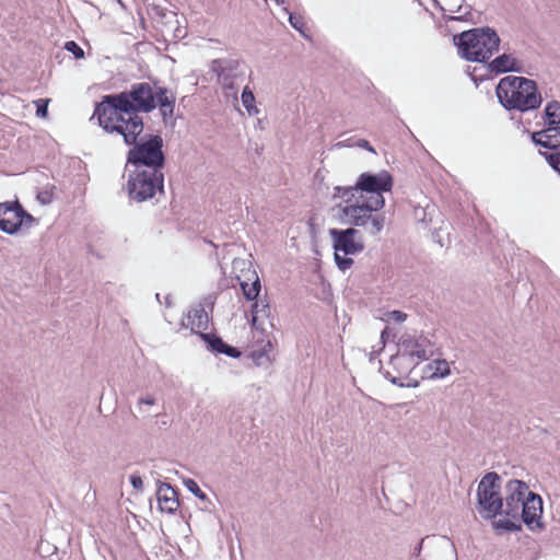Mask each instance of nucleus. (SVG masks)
Segmentation results:
<instances>
[{
  "label": "nucleus",
  "mask_w": 560,
  "mask_h": 560,
  "mask_svg": "<svg viewBox=\"0 0 560 560\" xmlns=\"http://www.w3.org/2000/svg\"><path fill=\"white\" fill-rule=\"evenodd\" d=\"M201 337L208 342V345L213 351L224 353L231 358H237L241 354V352L237 349L224 343L222 339L215 336L201 334Z\"/></svg>",
  "instance_id": "nucleus-19"
},
{
  "label": "nucleus",
  "mask_w": 560,
  "mask_h": 560,
  "mask_svg": "<svg viewBox=\"0 0 560 560\" xmlns=\"http://www.w3.org/2000/svg\"><path fill=\"white\" fill-rule=\"evenodd\" d=\"M410 358L404 355L401 351H397L395 355L390 358L389 365L399 374L407 375L409 374L416 366L419 364L413 360H409Z\"/></svg>",
  "instance_id": "nucleus-18"
},
{
  "label": "nucleus",
  "mask_w": 560,
  "mask_h": 560,
  "mask_svg": "<svg viewBox=\"0 0 560 560\" xmlns=\"http://www.w3.org/2000/svg\"><path fill=\"white\" fill-rule=\"evenodd\" d=\"M130 482L132 487L137 490H142L143 488V481L142 478L138 475H131L130 476Z\"/></svg>",
  "instance_id": "nucleus-33"
},
{
  "label": "nucleus",
  "mask_w": 560,
  "mask_h": 560,
  "mask_svg": "<svg viewBox=\"0 0 560 560\" xmlns=\"http://www.w3.org/2000/svg\"><path fill=\"white\" fill-rule=\"evenodd\" d=\"M162 143L161 137L153 136L147 141L136 144L128 153V162L137 165L140 170L148 167L159 170L164 162Z\"/></svg>",
  "instance_id": "nucleus-8"
},
{
  "label": "nucleus",
  "mask_w": 560,
  "mask_h": 560,
  "mask_svg": "<svg viewBox=\"0 0 560 560\" xmlns=\"http://www.w3.org/2000/svg\"><path fill=\"white\" fill-rule=\"evenodd\" d=\"M408 315L401 311H386L383 312L380 316V319L383 322H395V323H404L407 319Z\"/></svg>",
  "instance_id": "nucleus-24"
},
{
  "label": "nucleus",
  "mask_w": 560,
  "mask_h": 560,
  "mask_svg": "<svg viewBox=\"0 0 560 560\" xmlns=\"http://www.w3.org/2000/svg\"><path fill=\"white\" fill-rule=\"evenodd\" d=\"M329 234L335 249L336 265L340 270L345 271L353 264L352 258L347 256L359 254L364 249L360 233L358 230L349 228L346 230L331 229Z\"/></svg>",
  "instance_id": "nucleus-6"
},
{
  "label": "nucleus",
  "mask_w": 560,
  "mask_h": 560,
  "mask_svg": "<svg viewBox=\"0 0 560 560\" xmlns=\"http://www.w3.org/2000/svg\"><path fill=\"white\" fill-rule=\"evenodd\" d=\"M48 98H38L34 101V105L36 107V116L39 118H46L48 112Z\"/></svg>",
  "instance_id": "nucleus-27"
},
{
  "label": "nucleus",
  "mask_w": 560,
  "mask_h": 560,
  "mask_svg": "<svg viewBox=\"0 0 560 560\" xmlns=\"http://www.w3.org/2000/svg\"><path fill=\"white\" fill-rule=\"evenodd\" d=\"M357 145L362 148V149H366L369 150L370 152H375L374 149L370 145L369 141L364 140V139H360L358 142H357Z\"/></svg>",
  "instance_id": "nucleus-34"
},
{
  "label": "nucleus",
  "mask_w": 560,
  "mask_h": 560,
  "mask_svg": "<svg viewBox=\"0 0 560 560\" xmlns=\"http://www.w3.org/2000/svg\"><path fill=\"white\" fill-rule=\"evenodd\" d=\"M419 560H453L455 549L453 544L445 537H433L422 539L415 551Z\"/></svg>",
  "instance_id": "nucleus-10"
},
{
  "label": "nucleus",
  "mask_w": 560,
  "mask_h": 560,
  "mask_svg": "<svg viewBox=\"0 0 560 560\" xmlns=\"http://www.w3.org/2000/svg\"><path fill=\"white\" fill-rule=\"evenodd\" d=\"M242 103L250 115L258 114V108L255 106V96L248 88L243 90Z\"/></svg>",
  "instance_id": "nucleus-23"
},
{
  "label": "nucleus",
  "mask_w": 560,
  "mask_h": 560,
  "mask_svg": "<svg viewBox=\"0 0 560 560\" xmlns=\"http://www.w3.org/2000/svg\"><path fill=\"white\" fill-rule=\"evenodd\" d=\"M129 195L137 201H144L163 190V174L155 167L138 168L128 182Z\"/></svg>",
  "instance_id": "nucleus-7"
},
{
  "label": "nucleus",
  "mask_w": 560,
  "mask_h": 560,
  "mask_svg": "<svg viewBox=\"0 0 560 560\" xmlns=\"http://www.w3.org/2000/svg\"><path fill=\"white\" fill-rule=\"evenodd\" d=\"M258 311L264 316H269L268 306L265 303L255 302L252 306V313Z\"/></svg>",
  "instance_id": "nucleus-31"
},
{
  "label": "nucleus",
  "mask_w": 560,
  "mask_h": 560,
  "mask_svg": "<svg viewBox=\"0 0 560 560\" xmlns=\"http://www.w3.org/2000/svg\"><path fill=\"white\" fill-rule=\"evenodd\" d=\"M65 48L72 52L78 59L83 58L84 56L83 49L73 40L67 42Z\"/></svg>",
  "instance_id": "nucleus-29"
},
{
  "label": "nucleus",
  "mask_w": 560,
  "mask_h": 560,
  "mask_svg": "<svg viewBox=\"0 0 560 560\" xmlns=\"http://www.w3.org/2000/svg\"><path fill=\"white\" fill-rule=\"evenodd\" d=\"M545 117L548 125H560V103L551 101L545 107Z\"/></svg>",
  "instance_id": "nucleus-22"
},
{
  "label": "nucleus",
  "mask_w": 560,
  "mask_h": 560,
  "mask_svg": "<svg viewBox=\"0 0 560 560\" xmlns=\"http://www.w3.org/2000/svg\"><path fill=\"white\" fill-rule=\"evenodd\" d=\"M497 96L505 108L521 112L538 108L542 101L535 81L514 75L499 81Z\"/></svg>",
  "instance_id": "nucleus-4"
},
{
  "label": "nucleus",
  "mask_w": 560,
  "mask_h": 560,
  "mask_svg": "<svg viewBox=\"0 0 560 560\" xmlns=\"http://www.w3.org/2000/svg\"><path fill=\"white\" fill-rule=\"evenodd\" d=\"M523 61L510 54H503L501 56H498L490 63L491 70L498 73L509 71L521 72L523 70Z\"/></svg>",
  "instance_id": "nucleus-15"
},
{
  "label": "nucleus",
  "mask_w": 560,
  "mask_h": 560,
  "mask_svg": "<svg viewBox=\"0 0 560 560\" xmlns=\"http://www.w3.org/2000/svg\"><path fill=\"white\" fill-rule=\"evenodd\" d=\"M393 176L387 171L361 173L352 186H337L332 199L345 203L340 212L345 221L354 226H368V232L377 235L385 225V217L380 214L385 207L384 194L392 190Z\"/></svg>",
  "instance_id": "nucleus-3"
},
{
  "label": "nucleus",
  "mask_w": 560,
  "mask_h": 560,
  "mask_svg": "<svg viewBox=\"0 0 560 560\" xmlns=\"http://www.w3.org/2000/svg\"><path fill=\"white\" fill-rule=\"evenodd\" d=\"M290 23H291V25H292L294 28H296V30H299V31L301 30V27H300V25H299V21H298V19H296L295 16L290 15Z\"/></svg>",
  "instance_id": "nucleus-35"
},
{
  "label": "nucleus",
  "mask_w": 560,
  "mask_h": 560,
  "mask_svg": "<svg viewBox=\"0 0 560 560\" xmlns=\"http://www.w3.org/2000/svg\"><path fill=\"white\" fill-rule=\"evenodd\" d=\"M238 67V62L231 59H217L211 63V71L217 74L218 83L226 94L231 92L234 97H236V82L242 75Z\"/></svg>",
  "instance_id": "nucleus-12"
},
{
  "label": "nucleus",
  "mask_w": 560,
  "mask_h": 560,
  "mask_svg": "<svg viewBox=\"0 0 560 560\" xmlns=\"http://www.w3.org/2000/svg\"><path fill=\"white\" fill-rule=\"evenodd\" d=\"M549 165L560 174V152L546 154Z\"/></svg>",
  "instance_id": "nucleus-30"
},
{
  "label": "nucleus",
  "mask_w": 560,
  "mask_h": 560,
  "mask_svg": "<svg viewBox=\"0 0 560 560\" xmlns=\"http://www.w3.org/2000/svg\"><path fill=\"white\" fill-rule=\"evenodd\" d=\"M35 219L19 202H2V232L15 234L30 229Z\"/></svg>",
  "instance_id": "nucleus-11"
},
{
  "label": "nucleus",
  "mask_w": 560,
  "mask_h": 560,
  "mask_svg": "<svg viewBox=\"0 0 560 560\" xmlns=\"http://www.w3.org/2000/svg\"><path fill=\"white\" fill-rule=\"evenodd\" d=\"M155 404V398L152 395H147L144 397L139 398L138 406L141 408L142 406H153Z\"/></svg>",
  "instance_id": "nucleus-32"
},
{
  "label": "nucleus",
  "mask_w": 560,
  "mask_h": 560,
  "mask_svg": "<svg viewBox=\"0 0 560 560\" xmlns=\"http://www.w3.org/2000/svg\"><path fill=\"white\" fill-rule=\"evenodd\" d=\"M392 382H393L394 384H396V383H397L396 377L392 378Z\"/></svg>",
  "instance_id": "nucleus-37"
},
{
  "label": "nucleus",
  "mask_w": 560,
  "mask_h": 560,
  "mask_svg": "<svg viewBox=\"0 0 560 560\" xmlns=\"http://www.w3.org/2000/svg\"><path fill=\"white\" fill-rule=\"evenodd\" d=\"M54 187H47L37 194V200L42 205H49L54 199Z\"/></svg>",
  "instance_id": "nucleus-28"
},
{
  "label": "nucleus",
  "mask_w": 560,
  "mask_h": 560,
  "mask_svg": "<svg viewBox=\"0 0 560 560\" xmlns=\"http://www.w3.org/2000/svg\"><path fill=\"white\" fill-rule=\"evenodd\" d=\"M533 141L545 148L556 149L560 147V127L559 125H549L548 128L534 132Z\"/></svg>",
  "instance_id": "nucleus-14"
},
{
  "label": "nucleus",
  "mask_w": 560,
  "mask_h": 560,
  "mask_svg": "<svg viewBox=\"0 0 560 560\" xmlns=\"http://www.w3.org/2000/svg\"><path fill=\"white\" fill-rule=\"evenodd\" d=\"M387 334L386 330H383L382 334H381V340H380V349L378 350H382L385 346V335Z\"/></svg>",
  "instance_id": "nucleus-36"
},
{
  "label": "nucleus",
  "mask_w": 560,
  "mask_h": 560,
  "mask_svg": "<svg viewBox=\"0 0 560 560\" xmlns=\"http://www.w3.org/2000/svg\"><path fill=\"white\" fill-rule=\"evenodd\" d=\"M243 293L247 300H255L260 292V281L258 276H254L250 281L246 279L240 280Z\"/></svg>",
  "instance_id": "nucleus-21"
},
{
  "label": "nucleus",
  "mask_w": 560,
  "mask_h": 560,
  "mask_svg": "<svg viewBox=\"0 0 560 560\" xmlns=\"http://www.w3.org/2000/svg\"><path fill=\"white\" fill-rule=\"evenodd\" d=\"M424 375L430 380H441L451 375V366L446 360H433L424 366Z\"/></svg>",
  "instance_id": "nucleus-17"
},
{
  "label": "nucleus",
  "mask_w": 560,
  "mask_h": 560,
  "mask_svg": "<svg viewBox=\"0 0 560 560\" xmlns=\"http://www.w3.org/2000/svg\"><path fill=\"white\" fill-rule=\"evenodd\" d=\"M477 512L481 517L492 520V527L497 532L518 530L522 522L530 530L542 528L541 498L521 480H510L502 498L501 480L494 472L483 476L478 485Z\"/></svg>",
  "instance_id": "nucleus-1"
},
{
  "label": "nucleus",
  "mask_w": 560,
  "mask_h": 560,
  "mask_svg": "<svg viewBox=\"0 0 560 560\" xmlns=\"http://www.w3.org/2000/svg\"><path fill=\"white\" fill-rule=\"evenodd\" d=\"M174 103L175 97L168 95L166 90L159 89L154 94L149 84L139 83L129 91L105 96L94 115L102 128L122 136L127 144H133L143 131V121L138 113H149L159 105L166 118L173 115Z\"/></svg>",
  "instance_id": "nucleus-2"
},
{
  "label": "nucleus",
  "mask_w": 560,
  "mask_h": 560,
  "mask_svg": "<svg viewBox=\"0 0 560 560\" xmlns=\"http://www.w3.org/2000/svg\"><path fill=\"white\" fill-rule=\"evenodd\" d=\"M208 324V314L203 307L190 310L183 319V326L189 328L192 332L206 329Z\"/></svg>",
  "instance_id": "nucleus-16"
},
{
  "label": "nucleus",
  "mask_w": 560,
  "mask_h": 560,
  "mask_svg": "<svg viewBox=\"0 0 560 560\" xmlns=\"http://www.w3.org/2000/svg\"><path fill=\"white\" fill-rule=\"evenodd\" d=\"M232 271L238 280H252L256 276L255 270L252 269V262L248 259L235 258L232 262Z\"/></svg>",
  "instance_id": "nucleus-20"
},
{
  "label": "nucleus",
  "mask_w": 560,
  "mask_h": 560,
  "mask_svg": "<svg viewBox=\"0 0 560 560\" xmlns=\"http://www.w3.org/2000/svg\"><path fill=\"white\" fill-rule=\"evenodd\" d=\"M156 497L162 512L174 513L179 506L176 491L168 483L159 485Z\"/></svg>",
  "instance_id": "nucleus-13"
},
{
  "label": "nucleus",
  "mask_w": 560,
  "mask_h": 560,
  "mask_svg": "<svg viewBox=\"0 0 560 560\" xmlns=\"http://www.w3.org/2000/svg\"><path fill=\"white\" fill-rule=\"evenodd\" d=\"M398 350L416 363L429 360L434 354V343L422 332H405L400 336Z\"/></svg>",
  "instance_id": "nucleus-9"
},
{
  "label": "nucleus",
  "mask_w": 560,
  "mask_h": 560,
  "mask_svg": "<svg viewBox=\"0 0 560 560\" xmlns=\"http://www.w3.org/2000/svg\"><path fill=\"white\" fill-rule=\"evenodd\" d=\"M267 324L271 326L268 322V316H264L258 311L253 312L252 325L255 329L265 331L267 329Z\"/></svg>",
  "instance_id": "nucleus-26"
},
{
  "label": "nucleus",
  "mask_w": 560,
  "mask_h": 560,
  "mask_svg": "<svg viewBox=\"0 0 560 560\" xmlns=\"http://www.w3.org/2000/svg\"><path fill=\"white\" fill-rule=\"evenodd\" d=\"M458 54L468 61L483 62L498 50L500 38L489 28H474L463 32L457 37Z\"/></svg>",
  "instance_id": "nucleus-5"
},
{
  "label": "nucleus",
  "mask_w": 560,
  "mask_h": 560,
  "mask_svg": "<svg viewBox=\"0 0 560 560\" xmlns=\"http://www.w3.org/2000/svg\"><path fill=\"white\" fill-rule=\"evenodd\" d=\"M183 485L185 486V488L189 492H191L194 495H196L200 500H202V501H207L208 500L207 494L200 489V487L198 486V483L194 479L185 478L183 480Z\"/></svg>",
  "instance_id": "nucleus-25"
}]
</instances>
